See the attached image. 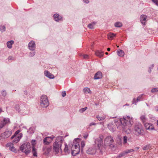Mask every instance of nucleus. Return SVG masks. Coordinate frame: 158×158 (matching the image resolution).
<instances>
[{
  "label": "nucleus",
  "mask_w": 158,
  "mask_h": 158,
  "mask_svg": "<svg viewBox=\"0 0 158 158\" xmlns=\"http://www.w3.org/2000/svg\"><path fill=\"white\" fill-rule=\"evenodd\" d=\"M133 123L132 118H131L129 116L124 117L115 121L117 127L119 128V129H122L127 134H129L131 132V130L130 127Z\"/></svg>",
  "instance_id": "f257e3e1"
},
{
  "label": "nucleus",
  "mask_w": 158,
  "mask_h": 158,
  "mask_svg": "<svg viewBox=\"0 0 158 158\" xmlns=\"http://www.w3.org/2000/svg\"><path fill=\"white\" fill-rule=\"evenodd\" d=\"M71 154L73 156H76L79 154L80 152L79 143L76 139L73 140L71 147Z\"/></svg>",
  "instance_id": "f03ea898"
},
{
  "label": "nucleus",
  "mask_w": 158,
  "mask_h": 158,
  "mask_svg": "<svg viewBox=\"0 0 158 158\" xmlns=\"http://www.w3.org/2000/svg\"><path fill=\"white\" fill-rule=\"evenodd\" d=\"M63 140L61 137H57L56 139L55 142L53 144V150L56 153L59 152V149H61V146Z\"/></svg>",
  "instance_id": "7ed1b4c3"
},
{
  "label": "nucleus",
  "mask_w": 158,
  "mask_h": 158,
  "mask_svg": "<svg viewBox=\"0 0 158 158\" xmlns=\"http://www.w3.org/2000/svg\"><path fill=\"white\" fill-rule=\"evenodd\" d=\"M20 150L26 154H27L31 152V147L29 143L23 144L20 147Z\"/></svg>",
  "instance_id": "20e7f679"
},
{
  "label": "nucleus",
  "mask_w": 158,
  "mask_h": 158,
  "mask_svg": "<svg viewBox=\"0 0 158 158\" xmlns=\"http://www.w3.org/2000/svg\"><path fill=\"white\" fill-rule=\"evenodd\" d=\"M134 132L135 134L137 135H143L144 131L141 124L135 125L134 127Z\"/></svg>",
  "instance_id": "39448f33"
},
{
  "label": "nucleus",
  "mask_w": 158,
  "mask_h": 158,
  "mask_svg": "<svg viewBox=\"0 0 158 158\" xmlns=\"http://www.w3.org/2000/svg\"><path fill=\"white\" fill-rule=\"evenodd\" d=\"M40 104L41 106L44 108H46L49 105V102L47 96L42 95L40 98Z\"/></svg>",
  "instance_id": "423d86ee"
},
{
  "label": "nucleus",
  "mask_w": 158,
  "mask_h": 158,
  "mask_svg": "<svg viewBox=\"0 0 158 158\" xmlns=\"http://www.w3.org/2000/svg\"><path fill=\"white\" fill-rule=\"evenodd\" d=\"M114 141L113 137L110 136H108L104 139V144L106 146L112 147Z\"/></svg>",
  "instance_id": "0eeeda50"
},
{
  "label": "nucleus",
  "mask_w": 158,
  "mask_h": 158,
  "mask_svg": "<svg viewBox=\"0 0 158 158\" xmlns=\"http://www.w3.org/2000/svg\"><path fill=\"white\" fill-rule=\"evenodd\" d=\"M10 123V121L9 118H3V119L1 121L0 123V129L2 128L6 125Z\"/></svg>",
  "instance_id": "6e6552de"
},
{
  "label": "nucleus",
  "mask_w": 158,
  "mask_h": 158,
  "mask_svg": "<svg viewBox=\"0 0 158 158\" xmlns=\"http://www.w3.org/2000/svg\"><path fill=\"white\" fill-rule=\"evenodd\" d=\"M103 138V136L102 135L99 136V138L96 139L95 141L96 144L98 145L99 148L103 144L102 139Z\"/></svg>",
  "instance_id": "1a4fd4ad"
},
{
  "label": "nucleus",
  "mask_w": 158,
  "mask_h": 158,
  "mask_svg": "<svg viewBox=\"0 0 158 158\" xmlns=\"http://www.w3.org/2000/svg\"><path fill=\"white\" fill-rule=\"evenodd\" d=\"M54 137L53 135L45 137L43 140V143L44 144L48 145L52 142Z\"/></svg>",
  "instance_id": "9d476101"
},
{
  "label": "nucleus",
  "mask_w": 158,
  "mask_h": 158,
  "mask_svg": "<svg viewBox=\"0 0 158 158\" xmlns=\"http://www.w3.org/2000/svg\"><path fill=\"white\" fill-rule=\"evenodd\" d=\"M96 152V149L94 147H92L89 148L87 150L86 152L89 154L93 155Z\"/></svg>",
  "instance_id": "9b49d317"
},
{
  "label": "nucleus",
  "mask_w": 158,
  "mask_h": 158,
  "mask_svg": "<svg viewBox=\"0 0 158 158\" xmlns=\"http://www.w3.org/2000/svg\"><path fill=\"white\" fill-rule=\"evenodd\" d=\"M28 48L31 51H34L35 48V44L33 41L30 42L28 45Z\"/></svg>",
  "instance_id": "f8f14e48"
},
{
  "label": "nucleus",
  "mask_w": 158,
  "mask_h": 158,
  "mask_svg": "<svg viewBox=\"0 0 158 158\" xmlns=\"http://www.w3.org/2000/svg\"><path fill=\"white\" fill-rule=\"evenodd\" d=\"M44 74L45 76L50 79H53L54 77L52 74H51L48 71L45 70L44 71Z\"/></svg>",
  "instance_id": "ddd939ff"
},
{
  "label": "nucleus",
  "mask_w": 158,
  "mask_h": 158,
  "mask_svg": "<svg viewBox=\"0 0 158 158\" xmlns=\"http://www.w3.org/2000/svg\"><path fill=\"white\" fill-rule=\"evenodd\" d=\"M22 134H19L17 136L15 137V138L13 140V143H16L19 142L22 137Z\"/></svg>",
  "instance_id": "4468645a"
},
{
  "label": "nucleus",
  "mask_w": 158,
  "mask_h": 158,
  "mask_svg": "<svg viewBox=\"0 0 158 158\" xmlns=\"http://www.w3.org/2000/svg\"><path fill=\"white\" fill-rule=\"evenodd\" d=\"M53 17L55 20L56 22H59L62 20V17L61 16H60L58 14H54Z\"/></svg>",
  "instance_id": "2eb2a0df"
},
{
  "label": "nucleus",
  "mask_w": 158,
  "mask_h": 158,
  "mask_svg": "<svg viewBox=\"0 0 158 158\" xmlns=\"http://www.w3.org/2000/svg\"><path fill=\"white\" fill-rule=\"evenodd\" d=\"M102 77V74L101 72H98L96 73L94 77L95 80L101 79Z\"/></svg>",
  "instance_id": "dca6fc26"
},
{
  "label": "nucleus",
  "mask_w": 158,
  "mask_h": 158,
  "mask_svg": "<svg viewBox=\"0 0 158 158\" xmlns=\"http://www.w3.org/2000/svg\"><path fill=\"white\" fill-rule=\"evenodd\" d=\"M145 128L147 130H152L154 129V127L151 124L148 123H146L144 124Z\"/></svg>",
  "instance_id": "f3484780"
},
{
  "label": "nucleus",
  "mask_w": 158,
  "mask_h": 158,
  "mask_svg": "<svg viewBox=\"0 0 158 158\" xmlns=\"http://www.w3.org/2000/svg\"><path fill=\"white\" fill-rule=\"evenodd\" d=\"M107 127L109 130L111 131L114 132L115 130V127L112 123H110L107 125Z\"/></svg>",
  "instance_id": "a211bd4d"
},
{
  "label": "nucleus",
  "mask_w": 158,
  "mask_h": 158,
  "mask_svg": "<svg viewBox=\"0 0 158 158\" xmlns=\"http://www.w3.org/2000/svg\"><path fill=\"white\" fill-rule=\"evenodd\" d=\"M147 17V16L145 15H141L140 18V21L142 24H145Z\"/></svg>",
  "instance_id": "6ab92c4d"
},
{
  "label": "nucleus",
  "mask_w": 158,
  "mask_h": 158,
  "mask_svg": "<svg viewBox=\"0 0 158 158\" xmlns=\"http://www.w3.org/2000/svg\"><path fill=\"white\" fill-rule=\"evenodd\" d=\"M11 134V131L10 130H7L3 133L4 137L7 138L9 137Z\"/></svg>",
  "instance_id": "aec40b11"
},
{
  "label": "nucleus",
  "mask_w": 158,
  "mask_h": 158,
  "mask_svg": "<svg viewBox=\"0 0 158 158\" xmlns=\"http://www.w3.org/2000/svg\"><path fill=\"white\" fill-rule=\"evenodd\" d=\"M95 55L99 57H101L104 55L103 52L97 50L95 52Z\"/></svg>",
  "instance_id": "412c9836"
},
{
  "label": "nucleus",
  "mask_w": 158,
  "mask_h": 158,
  "mask_svg": "<svg viewBox=\"0 0 158 158\" xmlns=\"http://www.w3.org/2000/svg\"><path fill=\"white\" fill-rule=\"evenodd\" d=\"M14 43L13 40H10L7 42L6 44L9 48H11L12 47V45Z\"/></svg>",
  "instance_id": "4be33fe9"
},
{
  "label": "nucleus",
  "mask_w": 158,
  "mask_h": 158,
  "mask_svg": "<svg viewBox=\"0 0 158 158\" xmlns=\"http://www.w3.org/2000/svg\"><path fill=\"white\" fill-rule=\"evenodd\" d=\"M115 34L110 33L108 35V38L109 39L112 40L115 36Z\"/></svg>",
  "instance_id": "5701e85b"
},
{
  "label": "nucleus",
  "mask_w": 158,
  "mask_h": 158,
  "mask_svg": "<svg viewBox=\"0 0 158 158\" xmlns=\"http://www.w3.org/2000/svg\"><path fill=\"white\" fill-rule=\"evenodd\" d=\"M114 26L117 27H120L122 26V24L121 23L118 22L114 23Z\"/></svg>",
  "instance_id": "b1692460"
},
{
  "label": "nucleus",
  "mask_w": 158,
  "mask_h": 158,
  "mask_svg": "<svg viewBox=\"0 0 158 158\" xmlns=\"http://www.w3.org/2000/svg\"><path fill=\"white\" fill-rule=\"evenodd\" d=\"M83 90L84 92L85 93L90 94V93H91V91H90V89L88 88H87V87L84 88V89H83Z\"/></svg>",
  "instance_id": "393cba45"
},
{
  "label": "nucleus",
  "mask_w": 158,
  "mask_h": 158,
  "mask_svg": "<svg viewBox=\"0 0 158 158\" xmlns=\"http://www.w3.org/2000/svg\"><path fill=\"white\" fill-rule=\"evenodd\" d=\"M32 152L33 154V155L34 156H37V152L36 149L34 147H32Z\"/></svg>",
  "instance_id": "a878e982"
},
{
  "label": "nucleus",
  "mask_w": 158,
  "mask_h": 158,
  "mask_svg": "<svg viewBox=\"0 0 158 158\" xmlns=\"http://www.w3.org/2000/svg\"><path fill=\"white\" fill-rule=\"evenodd\" d=\"M117 52L119 56H123L124 55V52L122 50H120L119 51H118Z\"/></svg>",
  "instance_id": "bb28decb"
},
{
  "label": "nucleus",
  "mask_w": 158,
  "mask_h": 158,
  "mask_svg": "<svg viewBox=\"0 0 158 158\" xmlns=\"http://www.w3.org/2000/svg\"><path fill=\"white\" fill-rule=\"evenodd\" d=\"M140 119L143 121V122L144 123L146 122L147 120V119L144 115H142L140 117Z\"/></svg>",
  "instance_id": "cd10ccee"
},
{
  "label": "nucleus",
  "mask_w": 158,
  "mask_h": 158,
  "mask_svg": "<svg viewBox=\"0 0 158 158\" xmlns=\"http://www.w3.org/2000/svg\"><path fill=\"white\" fill-rule=\"evenodd\" d=\"M97 118L99 121H102L104 120L106 118V116H103L102 117H100L99 115L97 116Z\"/></svg>",
  "instance_id": "c85d7f7f"
},
{
  "label": "nucleus",
  "mask_w": 158,
  "mask_h": 158,
  "mask_svg": "<svg viewBox=\"0 0 158 158\" xmlns=\"http://www.w3.org/2000/svg\"><path fill=\"white\" fill-rule=\"evenodd\" d=\"M95 23L93 22L92 23L89 24L88 26V27L91 29H92L94 28V26L95 25Z\"/></svg>",
  "instance_id": "c756f323"
},
{
  "label": "nucleus",
  "mask_w": 158,
  "mask_h": 158,
  "mask_svg": "<svg viewBox=\"0 0 158 158\" xmlns=\"http://www.w3.org/2000/svg\"><path fill=\"white\" fill-rule=\"evenodd\" d=\"M128 137L126 136H124L123 137V143L125 144L127 143Z\"/></svg>",
  "instance_id": "7c9ffc66"
},
{
  "label": "nucleus",
  "mask_w": 158,
  "mask_h": 158,
  "mask_svg": "<svg viewBox=\"0 0 158 158\" xmlns=\"http://www.w3.org/2000/svg\"><path fill=\"white\" fill-rule=\"evenodd\" d=\"M10 150L12 151L15 152V147L13 146V144L11 143H10Z\"/></svg>",
  "instance_id": "2f4dec72"
},
{
  "label": "nucleus",
  "mask_w": 158,
  "mask_h": 158,
  "mask_svg": "<svg viewBox=\"0 0 158 158\" xmlns=\"http://www.w3.org/2000/svg\"><path fill=\"white\" fill-rule=\"evenodd\" d=\"M6 27L4 26H0V31L2 32H3L5 31Z\"/></svg>",
  "instance_id": "473e14b6"
},
{
  "label": "nucleus",
  "mask_w": 158,
  "mask_h": 158,
  "mask_svg": "<svg viewBox=\"0 0 158 158\" xmlns=\"http://www.w3.org/2000/svg\"><path fill=\"white\" fill-rule=\"evenodd\" d=\"M134 151V150L133 149H127L125 151V152L126 154H127L131 153V152H132Z\"/></svg>",
  "instance_id": "72a5a7b5"
},
{
  "label": "nucleus",
  "mask_w": 158,
  "mask_h": 158,
  "mask_svg": "<svg viewBox=\"0 0 158 158\" xmlns=\"http://www.w3.org/2000/svg\"><path fill=\"white\" fill-rule=\"evenodd\" d=\"M19 130H18L16 131L14 134V135H13L11 137V139H14L15 137H16V136L18 135H19L18 134L19 133Z\"/></svg>",
  "instance_id": "f704fd0d"
},
{
  "label": "nucleus",
  "mask_w": 158,
  "mask_h": 158,
  "mask_svg": "<svg viewBox=\"0 0 158 158\" xmlns=\"http://www.w3.org/2000/svg\"><path fill=\"white\" fill-rule=\"evenodd\" d=\"M87 109V107H86L85 108H81L79 110V112L80 113H83Z\"/></svg>",
  "instance_id": "c9c22d12"
},
{
  "label": "nucleus",
  "mask_w": 158,
  "mask_h": 158,
  "mask_svg": "<svg viewBox=\"0 0 158 158\" xmlns=\"http://www.w3.org/2000/svg\"><path fill=\"white\" fill-rule=\"evenodd\" d=\"M15 110L19 112L20 111V108H19V106L18 104H16L15 106Z\"/></svg>",
  "instance_id": "e433bc0d"
},
{
  "label": "nucleus",
  "mask_w": 158,
  "mask_h": 158,
  "mask_svg": "<svg viewBox=\"0 0 158 158\" xmlns=\"http://www.w3.org/2000/svg\"><path fill=\"white\" fill-rule=\"evenodd\" d=\"M1 94L2 96L5 97L6 95V92L5 90H3L1 92Z\"/></svg>",
  "instance_id": "4c0bfd02"
},
{
  "label": "nucleus",
  "mask_w": 158,
  "mask_h": 158,
  "mask_svg": "<svg viewBox=\"0 0 158 158\" xmlns=\"http://www.w3.org/2000/svg\"><path fill=\"white\" fill-rule=\"evenodd\" d=\"M64 151L65 152H67L68 151V147L67 144H65V148H64Z\"/></svg>",
  "instance_id": "58836bf2"
},
{
  "label": "nucleus",
  "mask_w": 158,
  "mask_h": 158,
  "mask_svg": "<svg viewBox=\"0 0 158 158\" xmlns=\"http://www.w3.org/2000/svg\"><path fill=\"white\" fill-rule=\"evenodd\" d=\"M35 51L30 52L29 54V56L30 57H32L34 56L35 54Z\"/></svg>",
  "instance_id": "ea45409f"
},
{
  "label": "nucleus",
  "mask_w": 158,
  "mask_h": 158,
  "mask_svg": "<svg viewBox=\"0 0 158 158\" xmlns=\"http://www.w3.org/2000/svg\"><path fill=\"white\" fill-rule=\"evenodd\" d=\"M85 145V142L84 141H82L81 143V148H83Z\"/></svg>",
  "instance_id": "a19ab883"
},
{
  "label": "nucleus",
  "mask_w": 158,
  "mask_h": 158,
  "mask_svg": "<svg viewBox=\"0 0 158 158\" xmlns=\"http://www.w3.org/2000/svg\"><path fill=\"white\" fill-rule=\"evenodd\" d=\"M149 148V146L148 145H146L144 146L143 149V150H148Z\"/></svg>",
  "instance_id": "79ce46f5"
},
{
  "label": "nucleus",
  "mask_w": 158,
  "mask_h": 158,
  "mask_svg": "<svg viewBox=\"0 0 158 158\" xmlns=\"http://www.w3.org/2000/svg\"><path fill=\"white\" fill-rule=\"evenodd\" d=\"M157 91H158V88H157L152 89L151 90V92L152 93L155 92Z\"/></svg>",
  "instance_id": "37998d69"
},
{
  "label": "nucleus",
  "mask_w": 158,
  "mask_h": 158,
  "mask_svg": "<svg viewBox=\"0 0 158 158\" xmlns=\"http://www.w3.org/2000/svg\"><path fill=\"white\" fill-rule=\"evenodd\" d=\"M152 1L158 6V0H152Z\"/></svg>",
  "instance_id": "c03bdc74"
},
{
  "label": "nucleus",
  "mask_w": 158,
  "mask_h": 158,
  "mask_svg": "<svg viewBox=\"0 0 158 158\" xmlns=\"http://www.w3.org/2000/svg\"><path fill=\"white\" fill-rule=\"evenodd\" d=\"M142 97V95H139V96H138L137 99V102H138V101H140Z\"/></svg>",
  "instance_id": "a18cd8bd"
},
{
  "label": "nucleus",
  "mask_w": 158,
  "mask_h": 158,
  "mask_svg": "<svg viewBox=\"0 0 158 158\" xmlns=\"http://www.w3.org/2000/svg\"><path fill=\"white\" fill-rule=\"evenodd\" d=\"M31 143L32 145V147H34V146L36 144L35 140H32L31 141Z\"/></svg>",
  "instance_id": "49530a36"
},
{
  "label": "nucleus",
  "mask_w": 158,
  "mask_h": 158,
  "mask_svg": "<svg viewBox=\"0 0 158 158\" xmlns=\"http://www.w3.org/2000/svg\"><path fill=\"white\" fill-rule=\"evenodd\" d=\"M88 135H89V134L88 133H86L84 135V136H83L84 138L85 139H86L87 138V137H88Z\"/></svg>",
  "instance_id": "de8ad7c7"
},
{
  "label": "nucleus",
  "mask_w": 158,
  "mask_h": 158,
  "mask_svg": "<svg viewBox=\"0 0 158 158\" xmlns=\"http://www.w3.org/2000/svg\"><path fill=\"white\" fill-rule=\"evenodd\" d=\"M51 149H52L51 147L48 148H47V151L48 153H49L51 151Z\"/></svg>",
  "instance_id": "09e8293b"
},
{
  "label": "nucleus",
  "mask_w": 158,
  "mask_h": 158,
  "mask_svg": "<svg viewBox=\"0 0 158 158\" xmlns=\"http://www.w3.org/2000/svg\"><path fill=\"white\" fill-rule=\"evenodd\" d=\"M62 95L63 97H65L66 95V93L65 91L63 92L62 93Z\"/></svg>",
  "instance_id": "8fccbe9b"
},
{
  "label": "nucleus",
  "mask_w": 158,
  "mask_h": 158,
  "mask_svg": "<svg viewBox=\"0 0 158 158\" xmlns=\"http://www.w3.org/2000/svg\"><path fill=\"white\" fill-rule=\"evenodd\" d=\"M137 100H136L135 98H134L132 101V104H135L137 103Z\"/></svg>",
  "instance_id": "3c124183"
},
{
  "label": "nucleus",
  "mask_w": 158,
  "mask_h": 158,
  "mask_svg": "<svg viewBox=\"0 0 158 158\" xmlns=\"http://www.w3.org/2000/svg\"><path fill=\"white\" fill-rule=\"evenodd\" d=\"M121 155H122V156H125L126 155V154L125 152V151L123 152H122L120 153Z\"/></svg>",
  "instance_id": "603ef678"
},
{
  "label": "nucleus",
  "mask_w": 158,
  "mask_h": 158,
  "mask_svg": "<svg viewBox=\"0 0 158 158\" xmlns=\"http://www.w3.org/2000/svg\"><path fill=\"white\" fill-rule=\"evenodd\" d=\"M96 124L97 123H90V124L89 125V126H91L92 125H96Z\"/></svg>",
  "instance_id": "864d4df0"
},
{
  "label": "nucleus",
  "mask_w": 158,
  "mask_h": 158,
  "mask_svg": "<svg viewBox=\"0 0 158 158\" xmlns=\"http://www.w3.org/2000/svg\"><path fill=\"white\" fill-rule=\"evenodd\" d=\"M83 57L84 58L87 59L88 58V55H84Z\"/></svg>",
  "instance_id": "5fc2aeb1"
},
{
  "label": "nucleus",
  "mask_w": 158,
  "mask_h": 158,
  "mask_svg": "<svg viewBox=\"0 0 158 158\" xmlns=\"http://www.w3.org/2000/svg\"><path fill=\"white\" fill-rule=\"evenodd\" d=\"M122 157V155H121V153H120L117 157V158H120L121 157Z\"/></svg>",
  "instance_id": "6e6d98bb"
},
{
  "label": "nucleus",
  "mask_w": 158,
  "mask_h": 158,
  "mask_svg": "<svg viewBox=\"0 0 158 158\" xmlns=\"http://www.w3.org/2000/svg\"><path fill=\"white\" fill-rule=\"evenodd\" d=\"M83 1L86 3H88L89 2V1L88 0H83Z\"/></svg>",
  "instance_id": "4d7b16f0"
},
{
  "label": "nucleus",
  "mask_w": 158,
  "mask_h": 158,
  "mask_svg": "<svg viewBox=\"0 0 158 158\" xmlns=\"http://www.w3.org/2000/svg\"><path fill=\"white\" fill-rule=\"evenodd\" d=\"M139 149V147H136L135 148L134 150H137Z\"/></svg>",
  "instance_id": "13d9d810"
},
{
  "label": "nucleus",
  "mask_w": 158,
  "mask_h": 158,
  "mask_svg": "<svg viewBox=\"0 0 158 158\" xmlns=\"http://www.w3.org/2000/svg\"><path fill=\"white\" fill-rule=\"evenodd\" d=\"M12 57L10 56V57H9L8 58V59H9V60H10L12 59Z\"/></svg>",
  "instance_id": "bf43d9fd"
},
{
  "label": "nucleus",
  "mask_w": 158,
  "mask_h": 158,
  "mask_svg": "<svg viewBox=\"0 0 158 158\" xmlns=\"http://www.w3.org/2000/svg\"><path fill=\"white\" fill-rule=\"evenodd\" d=\"M100 124H101V125H103V126H104V125H103V124H104V123L102 122H101L100 123Z\"/></svg>",
  "instance_id": "052dcab7"
},
{
  "label": "nucleus",
  "mask_w": 158,
  "mask_h": 158,
  "mask_svg": "<svg viewBox=\"0 0 158 158\" xmlns=\"http://www.w3.org/2000/svg\"><path fill=\"white\" fill-rule=\"evenodd\" d=\"M107 50L108 51H110V48H108L107 49Z\"/></svg>",
  "instance_id": "680f3d73"
},
{
  "label": "nucleus",
  "mask_w": 158,
  "mask_h": 158,
  "mask_svg": "<svg viewBox=\"0 0 158 158\" xmlns=\"http://www.w3.org/2000/svg\"><path fill=\"white\" fill-rule=\"evenodd\" d=\"M105 54H106V55H108V52H106L105 53Z\"/></svg>",
  "instance_id": "e2e57ef3"
},
{
  "label": "nucleus",
  "mask_w": 158,
  "mask_h": 158,
  "mask_svg": "<svg viewBox=\"0 0 158 158\" xmlns=\"http://www.w3.org/2000/svg\"><path fill=\"white\" fill-rule=\"evenodd\" d=\"M2 111V109L0 108V112H1Z\"/></svg>",
  "instance_id": "0e129e2a"
},
{
  "label": "nucleus",
  "mask_w": 158,
  "mask_h": 158,
  "mask_svg": "<svg viewBox=\"0 0 158 158\" xmlns=\"http://www.w3.org/2000/svg\"><path fill=\"white\" fill-rule=\"evenodd\" d=\"M157 125L158 126V120L157 121Z\"/></svg>",
  "instance_id": "69168bd1"
},
{
  "label": "nucleus",
  "mask_w": 158,
  "mask_h": 158,
  "mask_svg": "<svg viewBox=\"0 0 158 158\" xmlns=\"http://www.w3.org/2000/svg\"><path fill=\"white\" fill-rule=\"evenodd\" d=\"M117 47L118 48L119 47L118 46H117Z\"/></svg>",
  "instance_id": "338daca9"
},
{
  "label": "nucleus",
  "mask_w": 158,
  "mask_h": 158,
  "mask_svg": "<svg viewBox=\"0 0 158 158\" xmlns=\"http://www.w3.org/2000/svg\"><path fill=\"white\" fill-rule=\"evenodd\" d=\"M0 155H1V153H0Z\"/></svg>",
  "instance_id": "774afa93"
}]
</instances>
